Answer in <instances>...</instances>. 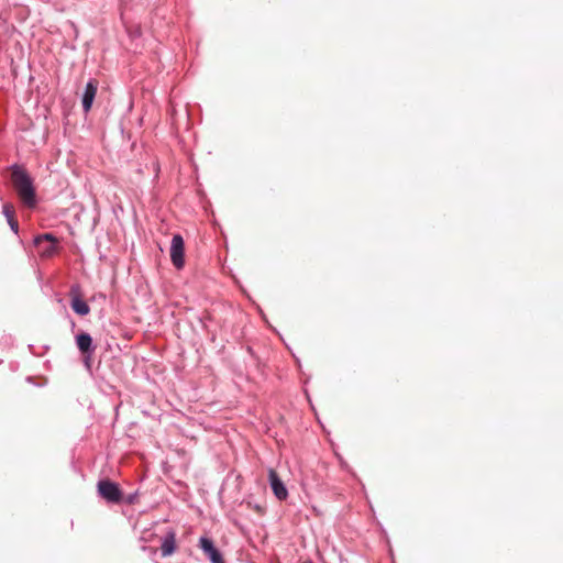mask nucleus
Here are the masks:
<instances>
[{"mask_svg": "<svg viewBox=\"0 0 563 563\" xmlns=\"http://www.w3.org/2000/svg\"><path fill=\"white\" fill-rule=\"evenodd\" d=\"M200 548L209 556L211 563H225L219 550L213 545L212 540L209 538H200Z\"/></svg>", "mask_w": 563, "mask_h": 563, "instance_id": "423d86ee", "label": "nucleus"}, {"mask_svg": "<svg viewBox=\"0 0 563 563\" xmlns=\"http://www.w3.org/2000/svg\"><path fill=\"white\" fill-rule=\"evenodd\" d=\"M57 242L53 234L45 233L34 239V246L41 257L48 258L57 253Z\"/></svg>", "mask_w": 563, "mask_h": 563, "instance_id": "f03ea898", "label": "nucleus"}, {"mask_svg": "<svg viewBox=\"0 0 563 563\" xmlns=\"http://www.w3.org/2000/svg\"><path fill=\"white\" fill-rule=\"evenodd\" d=\"M170 260L177 269H181L185 265V243L180 234H175L170 243Z\"/></svg>", "mask_w": 563, "mask_h": 563, "instance_id": "20e7f679", "label": "nucleus"}, {"mask_svg": "<svg viewBox=\"0 0 563 563\" xmlns=\"http://www.w3.org/2000/svg\"><path fill=\"white\" fill-rule=\"evenodd\" d=\"M99 495L108 503L119 504L122 500L123 494L118 484L110 479H101L98 485Z\"/></svg>", "mask_w": 563, "mask_h": 563, "instance_id": "7ed1b4c3", "label": "nucleus"}, {"mask_svg": "<svg viewBox=\"0 0 563 563\" xmlns=\"http://www.w3.org/2000/svg\"><path fill=\"white\" fill-rule=\"evenodd\" d=\"M76 343H77L79 351L84 354H88L92 351V339L86 332H81V333L77 334Z\"/></svg>", "mask_w": 563, "mask_h": 563, "instance_id": "1a4fd4ad", "label": "nucleus"}, {"mask_svg": "<svg viewBox=\"0 0 563 563\" xmlns=\"http://www.w3.org/2000/svg\"><path fill=\"white\" fill-rule=\"evenodd\" d=\"M9 225L11 227V229L18 233V230H19V223H18V220L16 218L12 219V220H9L8 221Z\"/></svg>", "mask_w": 563, "mask_h": 563, "instance_id": "f8f14e48", "label": "nucleus"}, {"mask_svg": "<svg viewBox=\"0 0 563 563\" xmlns=\"http://www.w3.org/2000/svg\"><path fill=\"white\" fill-rule=\"evenodd\" d=\"M2 213L7 218V220H12L15 218V209L12 203H4L2 207Z\"/></svg>", "mask_w": 563, "mask_h": 563, "instance_id": "9b49d317", "label": "nucleus"}, {"mask_svg": "<svg viewBox=\"0 0 563 563\" xmlns=\"http://www.w3.org/2000/svg\"><path fill=\"white\" fill-rule=\"evenodd\" d=\"M11 180L20 200L29 208L35 207V188L26 170L21 167H14L11 173Z\"/></svg>", "mask_w": 563, "mask_h": 563, "instance_id": "f257e3e1", "label": "nucleus"}, {"mask_svg": "<svg viewBox=\"0 0 563 563\" xmlns=\"http://www.w3.org/2000/svg\"><path fill=\"white\" fill-rule=\"evenodd\" d=\"M268 479L274 495L279 500H285L288 496L287 488L274 468L268 470Z\"/></svg>", "mask_w": 563, "mask_h": 563, "instance_id": "39448f33", "label": "nucleus"}, {"mask_svg": "<svg viewBox=\"0 0 563 563\" xmlns=\"http://www.w3.org/2000/svg\"><path fill=\"white\" fill-rule=\"evenodd\" d=\"M97 90H98V81L96 79L89 80L88 84L86 85L85 92L82 96V108H84L85 112H88L91 109Z\"/></svg>", "mask_w": 563, "mask_h": 563, "instance_id": "6e6552de", "label": "nucleus"}, {"mask_svg": "<svg viewBox=\"0 0 563 563\" xmlns=\"http://www.w3.org/2000/svg\"><path fill=\"white\" fill-rule=\"evenodd\" d=\"M71 296V309L79 316H86L89 313L90 308L88 303L80 297L78 288L73 287L70 290Z\"/></svg>", "mask_w": 563, "mask_h": 563, "instance_id": "0eeeda50", "label": "nucleus"}, {"mask_svg": "<svg viewBox=\"0 0 563 563\" xmlns=\"http://www.w3.org/2000/svg\"><path fill=\"white\" fill-rule=\"evenodd\" d=\"M176 550V540H175V533L174 532H169L162 545H161V551H162V555L163 556H169L172 555Z\"/></svg>", "mask_w": 563, "mask_h": 563, "instance_id": "9d476101", "label": "nucleus"}]
</instances>
